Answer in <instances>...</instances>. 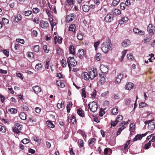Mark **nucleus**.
I'll use <instances>...</instances> for the list:
<instances>
[{
	"label": "nucleus",
	"mask_w": 155,
	"mask_h": 155,
	"mask_svg": "<svg viewBox=\"0 0 155 155\" xmlns=\"http://www.w3.org/2000/svg\"><path fill=\"white\" fill-rule=\"evenodd\" d=\"M88 106L90 110L93 112H96L98 108L97 103L94 101L88 104Z\"/></svg>",
	"instance_id": "1"
},
{
	"label": "nucleus",
	"mask_w": 155,
	"mask_h": 155,
	"mask_svg": "<svg viewBox=\"0 0 155 155\" xmlns=\"http://www.w3.org/2000/svg\"><path fill=\"white\" fill-rule=\"evenodd\" d=\"M112 47V45L111 43V41L109 39H107L106 41L104 42L101 45V48H111Z\"/></svg>",
	"instance_id": "2"
},
{
	"label": "nucleus",
	"mask_w": 155,
	"mask_h": 155,
	"mask_svg": "<svg viewBox=\"0 0 155 155\" xmlns=\"http://www.w3.org/2000/svg\"><path fill=\"white\" fill-rule=\"evenodd\" d=\"M22 125L18 123H16L15 125V127L13 128V130L14 132L17 134H18L20 131L21 130Z\"/></svg>",
	"instance_id": "3"
},
{
	"label": "nucleus",
	"mask_w": 155,
	"mask_h": 155,
	"mask_svg": "<svg viewBox=\"0 0 155 155\" xmlns=\"http://www.w3.org/2000/svg\"><path fill=\"white\" fill-rule=\"evenodd\" d=\"M88 74L90 78L92 80L97 75V71L96 69L93 70H91L89 71V74Z\"/></svg>",
	"instance_id": "4"
},
{
	"label": "nucleus",
	"mask_w": 155,
	"mask_h": 155,
	"mask_svg": "<svg viewBox=\"0 0 155 155\" xmlns=\"http://www.w3.org/2000/svg\"><path fill=\"white\" fill-rule=\"evenodd\" d=\"M67 62L68 64V63L69 65H71L74 67L77 64V61L74 59V57H69Z\"/></svg>",
	"instance_id": "5"
},
{
	"label": "nucleus",
	"mask_w": 155,
	"mask_h": 155,
	"mask_svg": "<svg viewBox=\"0 0 155 155\" xmlns=\"http://www.w3.org/2000/svg\"><path fill=\"white\" fill-rule=\"evenodd\" d=\"M147 31L149 33L155 34V27L152 24H150L147 27Z\"/></svg>",
	"instance_id": "6"
},
{
	"label": "nucleus",
	"mask_w": 155,
	"mask_h": 155,
	"mask_svg": "<svg viewBox=\"0 0 155 155\" xmlns=\"http://www.w3.org/2000/svg\"><path fill=\"white\" fill-rule=\"evenodd\" d=\"M113 16L112 15L108 14L104 18V20L107 22H110L113 20Z\"/></svg>",
	"instance_id": "7"
},
{
	"label": "nucleus",
	"mask_w": 155,
	"mask_h": 155,
	"mask_svg": "<svg viewBox=\"0 0 155 155\" xmlns=\"http://www.w3.org/2000/svg\"><path fill=\"white\" fill-rule=\"evenodd\" d=\"M40 26L43 28H46L48 26V23L47 21L42 20L40 22Z\"/></svg>",
	"instance_id": "8"
},
{
	"label": "nucleus",
	"mask_w": 155,
	"mask_h": 155,
	"mask_svg": "<svg viewBox=\"0 0 155 155\" xmlns=\"http://www.w3.org/2000/svg\"><path fill=\"white\" fill-rule=\"evenodd\" d=\"M100 69L103 73H107L108 71V69L106 66L103 64L101 65L100 66Z\"/></svg>",
	"instance_id": "9"
},
{
	"label": "nucleus",
	"mask_w": 155,
	"mask_h": 155,
	"mask_svg": "<svg viewBox=\"0 0 155 155\" xmlns=\"http://www.w3.org/2000/svg\"><path fill=\"white\" fill-rule=\"evenodd\" d=\"M100 83L101 84H104L105 82V77L104 74H100Z\"/></svg>",
	"instance_id": "10"
},
{
	"label": "nucleus",
	"mask_w": 155,
	"mask_h": 155,
	"mask_svg": "<svg viewBox=\"0 0 155 155\" xmlns=\"http://www.w3.org/2000/svg\"><path fill=\"white\" fill-rule=\"evenodd\" d=\"M32 89L35 93L36 94L40 92L41 91V89L38 86H35L32 87Z\"/></svg>",
	"instance_id": "11"
},
{
	"label": "nucleus",
	"mask_w": 155,
	"mask_h": 155,
	"mask_svg": "<svg viewBox=\"0 0 155 155\" xmlns=\"http://www.w3.org/2000/svg\"><path fill=\"white\" fill-rule=\"evenodd\" d=\"M134 84L131 82H127L125 86V88L127 90H130L132 89L134 87Z\"/></svg>",
	"instance_id": "12"
},
{
	"label": "nucleus",
	"mask_w": 155,
	"mask_h": 155,
	"mask_svg": "<svg viewBox=\"0 0 155 155\" xmlns=\"http://www.w3.org/2000/svg\"><path fill=\"white\" fill-rule=\"evenodd\" d=\"M85 54L84 49H79L78 51V55L79 57L80 58H83Z\"/></svg>",
	"instance_id": "13"
},
{
	"label": "nucleus",
	"mask_w": 155,
	"mask_h": 155,
	"mask_svg": "<svg viewBox=\"0 0 155 155\" xmlns=\"http://www.w3.org/2000/svg\"><path fill=\"white\" fill-rule=\"evenodd\" d=\"M130 44V41L129 40H126L121 44V45L123 47H126L127 46L129 45Z\"/></svg>",
	"instance_id": "14"
},
{
	"label": "nucleus",
	"mask_w": 155,
	"mask_h": 155,
	"mask_svg": "<svg viewBox=\"0 0 155 155\" xmlns=\"http://www.w3.org/2000/svg\"><path fill=\"white\" fill-rule=\"evenodd\" d=\"M62 40V38L61 37H57V36H55L54 37V40L55 44H56L57 43H58L59 44H61Z\"/></svg>",
	"instance_id": "15"
},
{
	"label": "nucleus",
	"mask_w": 155,
	"mask_h": 155,
	"mask_svg": "<svg viewBox=\"0 0 155 155\" xmlns=\"http://www.w3.org/2000/svg\"><path fill=\"white\" fill-rule=\"evenodd\" d=\"M128 20V18L126 17H122L120 20L119 21L120 24L121 25L124 23H126L127 22Z\"/></svg>",
	"instance_id": "16"
},
{
	"label": "nucleus",
	"mask_w": 155,
	"mask_h": 155,
	"mask_svg": "<svg viewBox=\"0 0 155 155\" xmlns=\"http://www.w3.org/2000/svg\"><path fill=\"white\" fill-rule=\"evenodd\" d=\"M74 15L73 14H72L70 15H68L66 16V21L68 22H69L73 20L72 17H74Z\"/></svg>",
	"instance_id": "17"
},
{
	"label": "nucleus",
	"mask_w": 155,
	"mask_h": 155,
	"mask_svg": "<svg viewBox=\"0 0 155 155\" xmlns=\"http://www.w3.org/2000/svg\"><path fill=\"white\" fill-rule=\"evenodd\" d=\"M134 32L135 33L139 34L140 35H144L145 34V32L144 31H140L138 28H134L133 29Z\"/></svg>",
	"instance_id": "18"
},
{
	"label": "nucleus",
	"mask_w": 155,
	"mask_h": 155,
	"mask_svg": "<svg viewBox=\"0 0 155 155\" xmlns=\"http://www.w3.org/2000/svg\"><path fill=\"white\" fill-rule=\"evenodd\" d=\"M81 76L82 78L86 80H88L90 78L89 74L87 72H84L82 73Z\"/></svg>",
	"instance_id": "19"
},
{
	"label": "nucleus",
	"mask_w": 155,
	"mask_h": 155,
	"mask_svg": "<svg viewBox=\"0 0 155 155\" xmlns=\"http://www.w3.org/2000/svg\"><path fill=\"white\" fill-rule=\"evenodd\" d=\"M21 19V16L20 14H18L16 16H15L14 19V22L17 23Z\"/></svg>",
	"instance_id": "20"
},
{
	"label": "nucleus",
	"mask_w": 155,
	"mask_h": 155,
	"mask_svg": "<svg viewBox=\"0 0 155 155\" xmlns=\"http://www.w3.org/2000/svg\"><path fill=\"white\" fill-rule=\"evenodd\" d=\"M77 112L80 116L82 117H84V111L82 109H79L78 110Z\"/></svg>",
	"instance_id": "21"
},
{
	"label": "nucleus",
	"mask_w": 155,
	"mask_h": 155,
	"mask_svg": "<svg viewBox=\"0 0 155 155\" xmlns=\"http://www.w3.org/2000/svg\"><path fill=\"white\" fill-rule=\"evenodd\" d=\"M90 9V7L87 5H84L82 6V9L83 11L87 12L89 11Z\"/></svg>",
	"instance_id": "22"
},
{
	"label": "nucleus",
	"mask_w": 155,
	"mask_h": 155,
	"mask_svg": "<svg viewBox=\"0 0 155 155\" xmlns=\"http://www.w3.org/2000/svg\"><path fill=\"white\" fill-rule=\"evenodd\" d=\"M123 77V75L122 74H120L118 76L116 79V82L117 83H119L120 82Z\"/></svg>",
	"instance_id": "23"
},
{
	"label": "nucleus",
	"mask_w": 155,
	"mask_h": 155,
	"mask_svg": "<svg viewBox=\"0 0 155 155\" xmlns=\"http://www.w3.org/2000/svg\"><path fill=\"white\" fill-rule=\"evenodd\" d=\"M130 140H129L127 141L126 144H125L124 146V152L125 153L126 152H127L128 151V149L127 148L128 147V145L130 144Z\"/></svg>",
	"instance_id": "24"
},
{
	"label": "nucleus",
	"mask_w": 155,
	"mask_h": 155,
	"mask_svg": "<svg viewBox=\"0 0 155 155\" xmlns=\"http://www.w3.org/2000/svg\"><path fill=\"white\" fill-rule=\"evenodd\" d=\"M96 140V139L95 138L90 139L88 141L89 145L92 144V145H94L95 143Z\"/></svg>",
	"instance_id": "25"
},
{
	"label": "nucleus",
	"mask_w": 155,
	"mask_h": 155,
	"mask_svg": "<svg viewBox=\"0 0 155 155\" xmlns=\"http://www.w3.org/2000/svg\"><path fill=\"white\" fill-rule=\"evenodd\" d=\"M127 50H126L122 52V56H121L120 58H119V60L121 62L123 61V59L124 58V56H125V55H126V54L127 53Z\"/></svg>",
	"instance_id": "26"
},
{
	"label": "nucleus",
	"mask_w": 155,
	"mask_h": 155,
	"mask_svg": "<svg viewBox=\"0 0 155 155\" xmlns=\"http://www.w3.org/2000/svg\"><path fill=\"white\" fill-rule=\"evenodd\" d=\"M56 83L57 85L60 87H63L65 86L64 84L60 80L56 81Z\"/></svg>",
	"instance_id": "27"
},
{
	"label": "nucleus",
	"mask_w": 155,
	"mask_h": 155,
	"mask_svg": "<svg viewBox=\"0 0 155 155\" xmlns=\"http://www.w3.org/2000/svg\"><path fill=\"white\" fill-rule=\"evenodd\" d=\"M151 40V38L150 36H148L146 37L143 41V42L145 43H147L150 41Z\"/></svg>",
	"instance_id": "28"
},
{
	"label": "nucleus",
	"mask_w": 155,
	"mask_h": 155,
	"mask_svg": "<svg viewBox=\"0 0 155 155\" xmlns=\"http://www.w3.org/2000/svg\"><path fill=\"white\" fill-rule=\"evenodd\" d=\"M8 111L10 114H14L17 112L16 109L14 108H11L8 109Z\"/></svg>",
	"instance_id": "29"
},
{
	"label": "nucleus",
	"mask_w": 155,
	"mask_h": 155,
	"mask_svg": "<svg viewBox=\"0 0 155 155\" xmlns=\"http://www.w3.org/2000/svg\"><path fill=\"white\" fill-rule=\"evenodd\" d=\"M20 118L23 120H25L26 119V114L24 112H21L20 114Z\"/></svg>",
	"instance_id": "30"
},
{
	"label": "nucleus",
	"mask_w": 155,
	"mask_h": 155,
	"mask_svg": "<svg viewBox=\"0 0 155 155\" xmlns=\"http://www.w3.org/2000/svg\"><path fill=\"white\" fill-rule=\"evenodd\" d=\"M75 27L74 25L71 24L70 25L69 27V30L74 32L75 30Z\"/></svg>",
	"instance_id": "31"
},
{
	"label": "nucleus",
	"mask_w": 155,
	"mask_h": 155,
	"mask_svg": "<svg viewBox=\"0 0 155 155\" xmlns=\"http://www.w3.org/2000/svg\"><path fill=\"white\" fill-rule=\"evenodd\" d=\"M72 105V103L71 101H70L69 103L67 105V112L69 113L70 112V107H71Z\"/></svg>",
	"instance_id": "32"
},
{
	"label": "nucleus",
	"mask_w": 155,
	"mask_h": 155,
	"mask_svg": "<svg viewBox=\"0 0 155 155\" xmlns=\"http://www.w3.org/2000/svg\"><path fill=\"white\" fill-rule=\"evenodd\" d=\"M142 138V137L140 134H137L134 138V141H137V140H140Z\"/></svg>",
	"instance_id": "33"
},
{
	"label": "nucleus",
	"mask_w": 155,
	"mask_h": 155,
	"mask_svg": "<svg viewBox=\"0 0 155 155\" xmlns=\"http://www.w3.org/2000/svg\"><path fill=\"white\" fill-rule=\"evenodd\" d=\"M48 126L50 128H53L54 127V125L52 122L50 121H48L46 122Z\"/></svg>",
	"instance_id": "34"
},
{
	"label": "nucleus",
	"mask_w": 155,
	"mask_h": 155,
	"mask_svg": "<svg viewBox=\"0 0 155 155\" xmlns=\"http://www.w3.org/2000/svg\"><path fill=\"white\" fill-rule=\"evenodd\" d=\"M118 112V111L117 108H113L112 110V114L113 115H117V114Z\"/></svg>",
	"instance_id": "35"
},
{
	"label": "nucleus",
	"mask_w": 155,
	"mask_h": 155,
	"mask_svg": "<svg viewBox=\"0 0 155 155\" xmlns=\"http://www.w3.org/2000/svg\"><path fill=\"white\" fill-rule=\"evenodd\" d=\"M130 132H132L133 130L135 129V124L134 123L130 124Z\"/></svg>",
	"instance_id": "36"
},
{
	"label": "nucleus",
	"mask_w": 155,
	"mask_h": 155,
	"mask_svg": "<svg viewBox=\"0 0 155 155\" xmlns=\"http://www.w3.org/2000/svg\"><path fill=\"white\" fill-rule=\"evenodd\" d=\"M119 122H120L119 120H115L114 122L111 121L110 123L111 127L112 126L114 127L117 124V123Z\"/></svg>",
	"instance_id": "37"
},
{
	"label": "nucleus",
	"mask_w": 155,
	"mask_h": 155,
	"mask_svg": "<svg viewBox=\"0 0 155 155\" xmlns=\"http://www.w3.org/2000/svg\"><path fill=\"white\" fill-rule=\"evenodd\" d=\"M147 106V104L146 103L144 102H141L139 104V107L140 108H142L143 107Z\"/></svg>",
	"instance_id": "38"
},
{
	"label": "nucleus",
	"mask_w": 155,
	"mask_h": 155,
	"mask_svg": "<svg viewBox=\"0 0 155 155\" xmlns=\"http://www.w3.org/2000/svg\"><path fill=\"white\" fill-rule=\"evenodd\" d=\"M42 67L41 64H37L35 66V69L37 70H40L42 68Z\"/></svg>",
	"instance_id": "39"
},
{
	"label": "nucleus",
	"mask_w": 155,
	"mask_h": 155,
	"mask_svg": "<svg viewBox=\"0 0 155 155\" xmlns=\"http://www.w3.org/2000/svg\"><path fill=\"white\" fill-rule=\"evenodd\" d=\"M120 0H114L112 3V5L114 6H116L119 3Z\"/></svg>",
	"instance_id": "40"
},
{
	"label": "nucleus",
	"mask_w": 155,
	"mask_h": 155,
	"mask_svg": "<svg viewBox=\"0 0 155 155\" xmlns=\"http://www.w3.org/2000/svg\"><path fill=\"white\" fill-rule=\"evenodd\" d=\"M29 142L30 140L27 138H25L21 140V142L24 144H26Z\"/></svg>",
	"instance_id": "41"
},
{
	"label": "nucleus",
	"mask_w": 155,
	"mask_h": 155,
	"mask_svg": "<svg viewBox=\"0 0 155 155\" xmlns=\"http://www.w3.org/2000/svg\"><path fill=\"white\" fill-rule=\"evenodd\" d=\"M125 126H122V127H120V128H119L118 130L117 131V135H119L121 131L124 129L125 128Z\"/></svg>",
	"instance_id": "42"
},
{
	"label": "nucleus",
	"mask_w": 155,
	"mask_h": 155,
	"mask_svg": "<svg viewBox=\"0 0 155 155\" xmlns=\"http://www.w3.org/2000/svg\"><path fill=\"white\" fill-rule=\"evenodd\" d=\"M114 13L116 15H119L121 13V11L119 9H114Z\"/></svg>",
	"instance_id": "43"
},
{
	"label": "nucleus",
	"mask_w": 155,
	"mask_h": 155,
	"mask_svg": "<svg viewBox=\"0 0 155 155\" xmlns=\"http://www.w3.org/2000/svg\"><path fill=\"white\" fill-rule=\"evenodd\" d=\"M79 133L82 135V136L84 137L85 138H86V135L85 134V132L82 130H79Z\"/></svg>",
	"instance_id": "44"
},
{
	"label": "nucleus",
	"mask_w": 155,
	"mask_h": 155,
	"mask_svg": "<svg viewBox=\"0 0 155 155\" xmlns=\"http://www.w3.org/2000/svg\"><path fill=\"white\" fill-rule=\"evenodd\" d=\"M2 21L3 23L5 25L8 24L9 22L8 20L7 19L5 18H2Z\"/></svg>",
	"instance_id": "45"
},
{
	"label": "nucleus",
	"mask_w": 155,
	"mask_h": 155,
	"mask_svg": "<svg viewBox=\"0 0 155 155\" xmlns=\"http://www.w3.org/2000/svg\"><path fill=\"white\" fill-rule=\"evenodd\" d=\"M61 63L62 66L63 67H65L66 66L67 64L65 60L64 59H62L61 61Z\"/></svg>",
	"instance_id": "46"
},
{
	"label": "nucleus",
	"mask_w": 155,
	"mask_h": 155,
	"mask_svg": "<svg viewBox=\"0 0 155 155\" xmlns=\"http://www.w3.org/2000/svg\"><path fill=\"white\" fill-rule=\"evenodd\" d=\"M131 102V100L130 98H128L125 101V104L126 105H128L130 104Z\"/></svg>",
	"instance_id": "47"
},
{
	"label": "nucleus",
	"mask_w": 155,
	"mask_h": 155,
	"mask_svg": "<svg viewBox=\"0 0 155 155\" xmlns=\"http://www.w3.org/2000/svg\"><path fill=\"white\" fill-rule=\"evenodd\" d=\"M2 51L3 53L7 57L9 55V53L8 51L6 50L3 49Z\"/></svg>",
	"instance_id": "48"
},
{
	"label": "nucleus",
	"mask_w": 155,
	"mask_h": 155,
	"mask_svg": "<svg viewBox=\"0 0 155 155\" xmlns=\"http://www.w3.org/2000/svg\"><path fill=\"white\" fill-rule=\"evenodd\" d=\"M81 91L82 96L84 97V98H85L86 97V95L85 88H83L81 89Z\"/></svg>",
	"instance_id": "49"
},
{
	"label": "nucleus",
	"mask_w": 155,
	"mask_h": 155,
	"mask_svg": "<svg viewBox=\"0 0 155 155\" xmlns=\"http://www.w3.org/2000/svg\"><path fill=\"white\" fill-rule=\"evenodd\" d=\"M151 144V142H150V141H149L145 145L144 148L145 149H148L150 146Z\"/></svg>",
	"instance_id": "50"
},
{
	"label": "nucleus",
	"mask_w": 155,
	"mask_h": 155,
	"mask_svg": "<svg viewBox=\"0 0 155 155\" xmlns=\"http://www.w3.org/2000/svg\"><path fill=\"white\" fill-rule=\"evenodd\" d=\"M72 119H71V121L72 122L73 124H75L76 122V120L74 115H72Z\"/></svg>",
	"instance_id": "51"
},
{
	"label": "nucleus",
	"mask_w": 155,
	"mask_h": 155,
	"mask_svg": "<svg viewBox=\"0 0 155 155\" xmlns=\"http://www.w3.org/2000/svg\"><path fill=\"white\" fill-rule=\"evenodd\" d=\"M78 39L79 40H81L83 38V35L81 33L77 35Z\"/></svg>",
	"instance_id": "52"
},
{
	"label": "nucleus",
	"mask_w": 155,
	"mask_h": 155,
	"mask_svg": "<svg viewBox=\"0 0 155 155\" xmlns=\"http://www.w3.org/2000/svg\"><path fill=\"white\" fill-rule=\"evenodd\" d=\"M32 13V12L30 10L25 11V15L26 16H28Z\"/></svg>",
	"instance_id": "53"
},
{
	"label": "nucleus",
	"mask_w": 155,
	"mask_h": 155,
	"mask_svg": "<svg viewBox=\"0 0 155 155\" xmlns=\"http://www.w3.org/2000/svg\"><path fill=\"white\" fill-rule=\"evenodd\" d=\"M100 43V41H98L94 43V47L95 48H96L99 45Z\"/></svg>",
	"instance_id": "54"
},
{
	"label": "nucleus",
	"mask_w": 155,
	"mask_h": 155,
	"mask_svg": "<svg viewBox=\"0 0 155 155\" xmlns=\"http://www.w3.org/2000/svg\"><path fill=\"white\" fill-rule=\"evenodd\" d=\"M0 131L2 132H5L6 131V130L4 127L0 125Z\"/></svg>",
	"instance_id": "55"
},
{
	"label": "nucleus",
	"mask_w": 155,
	"mask_h": 155,
	"mask_svg": "<svg viewBox=\"0 0 155 155\" xmlns=\"http://www.w3.org/2000/svg\"><path fill=\"white\" fill-rule=\"evenodd\" d=\"M120 8L122 10H124L125 8V5L124 3L122 2L120 4Z\"/></svg>",
	"instance_id": "56"
},
{
	"label": "nucleus",
	"mask_w": 155,
	"mask_h": 155,
	"mask_svg": "<svg viewBox=\"0 0 155 155\" xmlns=\"http://www.w3.org/2000/svg\"><path fill=\"white\" fill-rule=\"evenodd\" d=\"M16 41L18 42H19L22 44H23L25 42V41L24 40L19 38L16 39Z\"/></svg>",
	"instance_id": "57"
},
{
	"label": "nucleus",
	"mask_w": 155,
	"mask_h": 155,
	"mask_svg": "<svg viewBox=\"0 0 155 155\" xmlns=\"http://www.w3.org/2000/svg\"><path fill=\"white\" fill-rule=\"evenodd\" d=\"M109 150L110 151H111V150L110 149L109 150L108 148H106L105 149L104 151V153L105 155H107L108 154V153L109 152Z\"/></svg>",
	"instance_id": "58"
},
{
	"label": "nucleus",
	"mask_w": 155,
	"mask_h": 155,
	"mask_svg": "<svg viewBox=\"0 0 155 155\" xmlns=\"http://www.w3.org/2000/svg\"><path fill=\"white\" fill-rule=\"evenodd\" d=\"M101 54L100 53H97L96 56V58L97 60L99 61L100 59Z\"/></svg>",
	"instance_id": "59"
},
{
	"label": "nucleus",
	"mask_w": 155,
	"mask_h": 155,
	"mask_svg": "<svg viewBox=\"0 0 155 155\" xmlns=\"http://www.w3.org/2000/svg\"><path fill=\"white\" fill-rule=\"evenodd\" d=\"M123 119V117L121 115H118L117 116V117L116 120H119L120 121L122 120Z\"/></svg>",
	"instance_id": "60"
},
{
	"label": "nucleus",
	"mask_w": 155,
	"mask_h": 155,
	"mask_svg": "<svg viewBox=\"0 0 155 155\" xmlns=\"http://www.w3.org/2000/svg\"><path fill=\"white\" fill-rule=\"evenodd\" d=\"M33 21L36 23L38 24L39 23V19L38 17H35Z\"/></svg>",
	"instance_id": "61"
},
{
	"label": "nucleus",
	"mask_w": 155,
	"mask_h": 155,
	"mask_svg": "<svg viewBox=\"0 0 155 155\" xmlns=\"http://www.w3.org/2000/svg\"><path fill=\"white\" fill-rule=\"evenodd\" d=\"M74 0H67V2L69 5H72L74 4Z\"/></svg>",
	"instance_id": "62"
},
{
	"label": "nucleus",
	"mask_w": 155,
	"mask_h": 155,
	"mask_svg": "<svg viewBox=\"0 0 155 155\" xmlns=\"http://www.w3.org/2000/svg\"><path fill=\"white\" fill-rule=\"evenodd\" d=\"M96 90H94V91L91 94V97L92 98H95V97L96 95Z\"/></svg>",
	"instance_id": "63"
},
{
	"label": "nucleus",
	"mask_w": 155,
	"mask_h": 155,
	"mask_svg": "<svg viewBox=\"0 0 155 155\" xmlns=\"http://www.w3.org/2000/svg\"><path fill=\"white\" fill-rule=\"evenodd\" d=\"M39 11V9L37 8H33V12L35 13H38Z\"/></svg>",
	"instance_id": "64"
}]
</instances>
